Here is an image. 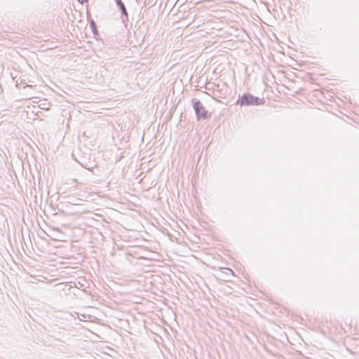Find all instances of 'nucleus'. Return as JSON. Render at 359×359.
Returning <instances> with one entry per match:
<instances>
[{
	"instance_id": "obj_3",
	"label": "nucleus",
	"mask_w": 359,
	"mask_h": 359,
	"mask_svg": "<svg viewBox=\"0 0 359 359\" xmlns=\"http://www.w3.org/2000/svg\"><path fill=\"white\" fill-rule=\"evenodd\" d=\"M118 4L121 6V9H122V11H123V13L125 15H127L126 8H125V6H124L123 4L121 2V0H119V1H118Z\"/></svg>"
},
{
	"instance_id": "obj_4",
	"label": "nucleus",
	"mask_w": 359,
	"mask_h": 359,
	"mask_svg": "<svg viewBox=\"0 0 359 359\" xmlns=\"http://www.w3.org/2000/svg\"><path fill=\"white\" fill-rule=\"evenodd\" d=\"M81 4H83L86 1H88V0H78Z\"/></svg>"
},
{
	"instance_id": "obj_1",
	"label": "nucleus",
	"mask_w": 359,
	"mask_h": 359,
	"mask_svg": "<svg viewBox=\"0 0 359 359\" xmlns=\"http://www.w3.org/2000/svg\"><path fill=\"white\" fill-rule=\"evenodd\" d=\"M194 108L196 111L198 119L203 118L205 119L208 118V111L203 106L200 101H196L194 102Z\"/></svg>"
},
{
	"instance_id": "obj_2",
	"label": "nucleus",
	"mask_w": 359,
	"mask_h": 359,
	"mask_svg": "<svg viewBox=\"0 0 359 359\" xmlns=\"http://www.w3.org/2000/svg\"><path fill=\"white\" fill-rule=\"evenodd\" d=\"M238 102L241 106L248 105L253 103L254 97L250 95H243Z\"/></svg>"
}]
</instances>
